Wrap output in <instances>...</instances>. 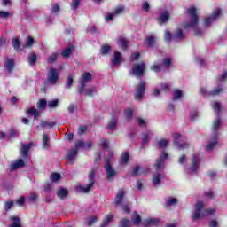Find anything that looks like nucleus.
Returning <instances> with one entry per match:
<instances>
[{
	"label": "nucleus",
	"instance_id": "f257e3e1",
	"mask_svg": "<svg viewBox=\"0 0 227 227\" xmlns=\"http://www.w3.org/2000/svg\"><path fill=\"white\" fill-rule=\"evenodd\" d=\"M215 214V208L207 209L205 204L201 201H198L195 205V210L192 215V221L201 219V217H207L208 215H214Z\"/></svg>",
	"mask_w": 227,
	"mask_h": 227
},
{
	"label": "nucleus",
	"instance_id": "f03ea898",
	"mask_svg": "<svg viewBox=\"0 0 227 227\" xmlns=\"http://www.w3.org/2000/svg\"><path fill=\"white\" fill-rule=\"evenodd\" d=\"M186 12L192 20L190 23L184 25V29L193 27L196 36H201L203 32L198 27V14H196V7H190Z\"/></svg>",
	"mask_w": 227,
	"mask_h": 227
},
{
	"label": "nucleus",
	"instance_id": "7ed1b4c3",
	"mask_svg": "<svg viewBox=\"0 0 227 227\" xmlns=\"http://www.w3.org/2000/svg\"><path fill=\"white\" fill-rule=\"evenodd\" d=\"M125 194H127L125 190L120 189L115 196L114 206L115 208L121 207L123 212L130 214V203L125 202Z\"/></svg>",
	"mask_w": 227,
	"mask_h": 227
},
{
	"label": "nucleus",
	"instance_id": "20e7f679",
	"mask_svg": "<svg viewBox=\"0 0 227 227\" xmlns=\"http://www.w3.org/2000/svg\"><path fill=\"white\" fill-rule=\"evenodd\" d=\"M219 127H221V119L217 118L213 125V137L209 141V144L206 147L207 152H212L215 146H217V130H219Z\"/></svg>",
	"mask_w": 227,
	"mask_h": 227
},
{
	"label": "nucleus",
	"instance_id": "39448f33",
	"mask_svg": "<svg viewBox=\"0 0 227 227\" xmlns=\"http://www.w3.org/2000/svg\"><path fill=\"white\" fill-rule=\"evenodd\" d=\"M95 169H92L88 176V180H89V184H87V186H82L81 187V191L82 192H84V194H88L89 192L91 191V189L93 188V185H95Z\"/></svg>",
	"mask_w": 227,
	"mask_h": 227
},
{
	"label": "nucleus",
	"instance_id": "423d86ee",
	"mask_svg": "<svg viewBox=\"0 0 227 227\" xmlns=\"http://www.w3.org/2000/svg\"><path fill=\"white\" fill-rule=\"evenodd\" d=\"M93 79V76L90 73H85L82 74V77L80 79V88L78 89L79 95H82L84 93V90H86V84L90 82Z\"/></svg>",
	"mask_w": 227,
	"mask_h": 227
},
{
	"label": "nucleus",
	"instance_id": "0eeeda50",
	"mask_svg": "<svg viewBox=\"0 0 227 227\" xmlns=\"http://www.w3.org/2000/svg\"><path fill=\"white\" fill-rule=\"evenodd\" d=\"M58 79H59V73H58V69L51 67L48 71L47 82H50V84H56L58 82Z\"/></svg>",
	"mask_w": 227,
	"mask_h": 227
},
{
	"label": "nucleus",
	"instance_id": "6e6552de",
	"mask_svg": "<svg viewBox=\"0 0 227 227\" xmlns=\"http://www.w3.org/2000/svg\"><path fill=\"white\" fill-rule=\"evenodd\" d=\"M224 90L222 87L215 88L212 91H207L205 88H200V93L204 97H217V95H221Z\"/></svg>",
	"mask_w": 227,
	"mask_h": 227
},
{
	"label": "nucleus",
	"instance_id": "1a4fd4ad",
	"mask_svg": "<svg viewBox=\"0 0 227 227\" xmlns=\"http://www.w3.org/2000/svg\"><path fill=\"white\" fill-rule=\"evenodd\" d=\"M33 145H35L33 142H30L28 144L21 143L20 153L25 160H27V159H29V150H31V146H33Z\"/></svg>",
	"mask_w": 227,
	"mask_h": 227
},
{
	"label": "nucleus",
	"instance_id": "9d476101",
	"mask_svg": "<svg viewBox=\"0 0 227 227\" xmlns=\"http://www.w3.org/2000/svg\"><path fill=\"white\" fill-rule=\"evenodd\" d=\"M184 137L180 134H176L174 136V144L178 148V150H185V148H189V144L184 143Z\"/></svg>",
	"mask_w": 227,
	"mask_h": 227
},
{
	"label": "nucleus",
	"instance_id": "9b49d317",
	"mask_svg": "<svg viewBox=\"0 0 227 227\" xmlns=\"http://www.w3.org/2000/svg\"><path fill=\"white\" fill-rule=\"evenodd\" d=\"M146 90V82L140 81L137 86V92L135 94V99L141 100L145 97V90Z\"/></svg>",
	"mask_w": 227,
	"mask_h": 227
},
{
	"label": "nucleus",
	"instance_id": "f8f14e48",
	"mask_svg": "<svg viewBox=\"0 0 227 227\" xmlns=\"http://www.w3.org/2000/svg\"><path fill=\"white\" fill-rule=\"evenodd\" d=\"M145 63L135 64L132 67L133 75L136 77H143V74H145Z\"/></svg>",
	"mask_w": 227,
	"mask_h": 227
},
{
	"label": "nucleus",
	"instance_id": "ddd939ff",
	"mask_svg": "<svg viewBox=\"0 0 227 227\" xmlns=\"http://www.w3.org/2000/svg\"><path fill=\"white\" fill-rule=\"evenodd\" d=\"M219 15H221V9L215 10L210 17L205 19V27H210V26H212V23L215 22V20L217 19V17H219Z\"/></svg>",
	"mask_w": 227,
	"mask_h": 227
},
{
	"label": "nucleus",
	"instance_id": "4468645a",
	"mask_svg": "<svg viewBox=\"0 0 227 227\" xmlns=\"http://www.w3.org/2000/svg\"><path fill=\"white\" fill-rule=\"evenodd\" d=\"M105 169L106 173V178L108 180H113V178L116 176V170L113 168V166L111 163H109V160H106Z\"/></svg>",
	"mask_w": 227,
	"mask_h": 227
},
{
	"label": "nucleus",
	"instance_id": "2eb2a0df",
	"mask_svg": "<svg viewBox=\"0 0 227 227\" xmlns=\"http://www.w3.org/2000/svg\"><path fill=\"white\" fill-rule=\"evenodd\" d=\"M200 164V157L198 155H193L192 159V165L189 168L190 175H194V173H198V168Z\"/></svg>",
	"mask_w": 227,
	"mask_h": 227
},
{
	"label": "nucleus",
	"instance_id": "dca6fc26",
	"mask_svg": "<svg viewBox=\"0 0 227 227\" xmlns=\"http://www.w3.org/2000/svg\"><path fill=\"white\" fill-rule=\"evenodd\" d=\"M168 153H162V154L160 156V158L156 160L154 168L157 172H159V170H160V169H162V168H164V162H165L166 159H168Z\"/></svg>",
	"mask_w": 227,
	"mask_h": 227
},
{
	"label": "nucleus",
	"instance_id": "f3484780",
	"mask_svg": "<svg viewBox=\"0 0 227 227\" xmlns=\"http://www.w3.org/2000/svg\"><path fill=\"white\" fill-rule=\"evenodd\" d=\"M4 67L7 73L12 74L13 72V68H15V59H6L4 62Z\"/></svg>",
	"mask_w": 227,
	"mask_h": 227
},
{
	"label": "nucleus",
	"instance_id": "a211bd4d",
	"mask_svg": "<svg viewBox=\"0 0 227 227\" xmlns=\"http://www.w3.org/2000/svg\"><path fill=\"white\" fill-rule=\"evenodd\" d=\"M169 11H164L160 12V16L158 17V22L160 26H162V24H168V21L169 20Z\"/></svg>",
	"mask_w": 227,
	"mask_h": 227
},
{
	"label": "nucleus",
	"instance_id": "6ab92c4d",
	"mask_svg": "<svg viewBox=\"0 0 227 227\" xmlns=\"http://www.w3.org/2000/svg\"><path fill=\"white\" fill-rule=\"evenodd\" d=\"M121 63V53L119 51H115L114 54V58L112 59V65L113 67H119Z\"/></svg>",
	"mask_w": 227,
	"mask_h": 227
},
{
	"label": "nucleus",
	"instance_id": "aec40b11",
	"mask_svg": "<svg viewBox=\"0 0 227 227\" xmlns=\"http://www.w3.org/2000/svg\"><path fill=\"white\" fill-rule=\"evenodd\" d=\"M106 129L112 131L116 130V129H118V119H116V117H112L106 126Z\"/></svg>",
	"mask_w": 227,
	"mask_h": 227
},
{
	"label": "nucleus",
	"instance_id": "412c9836",
	"mask_svg": "<svg viewBox=\"0 0 227 227\" xmlns=\"http://www.w3.org/2000/svg\"><path fill=\"white\" fill-rule=\"evenodd\" d=\"M24 166H26V162L24 160L20 159L11 165V169L12 171H15V169H19V168H24Z\"/></svg>",
	"mask_w": 227,
	"mask_h": 227
},
{
	"label": "nucleus",
	"instance_id": "4be33fe9",
	"mask_svg": "<svg viewBox=\"0 0 227 227\" xmlns=\"http://www.w3.org/2000/svg\"><path fill=\"white\" fill-rule=\"evenodd\" d=\"M184 38H185V35L184 34L182 29L178 28L173 35V40H175L176 42H180L184 40Z\"/></svg>",
	"mask_w": 227,
	"mask_h": 227
},
{
	"label": "nucleus",
	"instance_id": "5701e85b",
	"mask_svg": "<svg viewBox=\"0 0 227 227\" xmlns=\"http://www.w3.org/2000/svg\"><path fill=\"white\" fill-rule=\"evenodd\" d=\"M77 149H73L67 153L66 159L71 162V164H74V160H75V157L77 156Z\"/></svg>",
	"mask_w": 227,
	"mask_h": 227
},
{
	"label": "nucleus",
	"instance_id": "b1692460",
	"mask_svg": "<svg viewBox=\"0 0 227 227\" xmlns=\"http://www.w3.org/2000/svg\"><path fill=\"white\" fill-rule=\"evenodd\" d=\"M144 226H157L159 224V219L157 218H148L144 221Z\"/></svg>",
	"mask_w": 227,
	"mask_h": 227
},
{
	"label": "nucleus",
	"instance_id": "393cba45",
	"mask_svg": "<svg viewBox=\"0 0 227 227\" xmlns=\"http://www.w3.org/2000/svg\"><path fill=\"white\" fill-rule=\"evenodd\" d=\"M57 196L58 198H59V200H65V198L68 196V190L62 187L59 188V190L57 191Z\"/></svg>",
	"mask_w": 227,
	"mask_h": 227
},
{
	"label": "nucleus",
	"instance_id": "a878e982",
	"mask_svg": "<svg viewBox=\"0 0 227 227\" xmlns=\"http://www.w3.org/2000/svg\"><path fill=\"white\" fill-rule=\"evenodd\" d=\"M162 178H164V176H162L160 173H157L153 176V184L154 187H157V185L160 184V180H162Z\"/></svg>",
	"mask_w": 227,
	"mask_h": 227
},
{
	"label": "nucleus",
	"instance_id": "bb28decb",
	"mask_svg": "<svg viewBox=\"0 0 227 227\" xmlns=\"http://www.w3.org/2000/svg\"><path fill=\"white\" fill-rule=\"evenodd\" d=\"M152 136H153V133H152V131H147L144 133V137L142 139L143 147L145 146V145H148V141H150V137H152Z\"/></svg>",
	"mask_w": 227,
	"mask_h": 227
},
{
	"label": "nucleus",
	"instance_id": "cd10ccee",
	"mask_svg": "<svg viewBox=\"0 0 227 227\" xmlns=\"http://www.w3.org/2000/svg\"><path fill=\"white\" fill-rule=\"evenodd\" d=\"M49 146H51L50 140H49V136H47V134H43V148L44 150H49Z\"/></svg>",
	"mask_w": 227,
	"mask_h": 227
},
{
	"label": "nucleus",
	"instance_id": "c85d7f7f",
	"mask_svg": "<svg viewBox=\"0 0 227 227\" xmlns=\"http://www.w3.org/2000/svg\"><path fill=\"white\" fill-rule=\"evenodd\" d=\"M74 51V45H70L69 47L66 48L62 51V57L63 58H69L70 54H72V51Z\"/></svg>",
	"mask_w": 227,
	"mask_h": 227
},
{
	"label": "nucleus",
	"instance_id": "c756f323",
	"mask_svg": "<svg viewBox=\"0 0 227 227\" xmlns=\"http://www.w3.org/2000/svg\"><path fill=\"white\" fill-rule=\"evenodd\" d=\"M145 173V168L143 167H136L133 169V176H139V175H143Z\"/></svg>",
	"mask_w": 227,
	"mask_h": 227
},
{
	"label": "nucleus",
	"instance_id": "7c9ffc66",
	"mask_svg": "<svg viewBox=\"0 0 227 227\" xmlns=\"http://www.w3.org/2000/svg\"><path fill=\"white\" fill-rule=\"evenodd\" d=\"M131 220L136 226H139V224H141V215H139L137 213L133 215Z\"/></svg>",
	"mask_w": 227,
	"mask_h": 227
},
{
	"label": "nucleus",
	"instance_id": "2f4dec72",
	"mask_svg": "<svg viewBox=\"0 0 227 227\" xmlns=\"http://www.w3.org/2000/svg\"><path fill=\"white\" fill-rule=\"evenodd\" d=\"M28 114H32L35 120H38L40 117V112L36 110V108H30L27 111Z\"/></svg>",
	"mask_w": 227,
	"mask_h": 227
},
{
	"label": "nucleus",
	"instance_id": "473e14b6",
	"mask_svg": "<svg viewBox=\"0 0 227 227\" xmlns=\"http://www.w3.org/2000/svg\"><path fill=\"white\" fill-rule=\"evenodd\" d=\"M117 43L119 47H121V49L125 50L127 49V43H129V42L127 41V39L121 37L118 39Z\"/></svg>",
	"mask_w": 227,
	"mask_h": 227
},
{
	"label": "nucleus",
	"instance_id": "72a5a7b5",
	"mask_svg": "<svg viewBox=\"0 0 227 227\" xmlns=\"http://www.w3.org/2000/svg\"><path fill=\"white\" fill-rule=\"evenodd\" d=\"M56 125V122H49L46 121H41V127L42 129H51Z\"/></svg>",
	"mask_w": 227,
	"mask_h": 227
},
{
	"label": "nucleus",
	"instance_id": "f704fd0d",
	"mask_svg": "<svg viewBox=\"0 0 227 227\" xmlns=\"http://www.w3.org/2000/svg\"><path fill=\"white\" fill-rule=\"evenodd\" d=\"M162 68H164V64H154V65L151 66V70H153V72H156V73L160 72V70H162Z\"/></svg>",
	"mask_w": 227,
	"mask_h": 227
},
{
	"label": "nucleus",
	"instance_id": "c9c22d12",
	"mask_svg": "<svg viewBox=\"0 0 227 227\" xmlns=\"http://www.w3.org/2000/svg\"><path fill=\"white\" fill-rule=\"evenodd\" d=\"M176 203H178V200H176V198L169 197L166 200V206L167 207H171L172 205H176Z\"/></svg>",
	"mask_w": 227,
	"mask_h": 227
},
{
	"label": "nucleus",
	"instance_id": "e433bc0d",
	"mask_svg": "<svg viewBox=\"0 0 227 227\" xmlns=\"http://www.w3.org/2000/svg\"><path fill=\"white\" fill-rule=\"evenodd\" d=\"M12 47L15 51H19L20 49V40L19 38H14L12 40Z\"/></svg>",
	"mask_w": 227,
	"mask_h": 227
},
{
	"label": "nucleus",
	"instance_id": "4c0bfd02",
	"mask_svg": "<svg viewBox=\"0 0 227 227\" xmlns=\"http://www.w3.org/2000/svg\"><path fill=\"white\" fill-rule=\"evenodd\" d=\"M73 82H74V74H69V75L67 76V82H66V88H67V90H70V88H72Z\"/></svg>",
	"mask_w": 227,
	"mask_h": 227
},
{
	"label": "nucleus",
	"instance_id": "58836bf2",
	"mask_svg": "<svg viewBox=\"0 0 227 227\" xmlns=\"http://www.w3.org/2000/svg\"><path fill=\"white\" fill-rule=\"evenodd\" d=\"M59 104V100L58 99L50 100L48 101V107H50L51 109H54L58 107Z\"/></svg>",
	"mask_w": 227,
	"mask_h": 227
},
{
	"label": "nucleus",
	"instance_id": "ea45409f",
	"mask_svg": "<svg viewBox=\"0 0 227 227\" xmlns=\"http://www.w3.org/2000/svg\"><path fill=\"white\" fill-rule=\"evenodd\" d=\"M129 159H130L129 153H123L121 156V164H127V162H129Z\"/></svg>",
	"mask_w": 227,
	"mask_h": 227
},
{
	"label": "nucleus",
	"instance_id": "a19ab883",
	"mask_svg": "<svg viewBox=\"0 0 227 227\" xmlns=\"http://www.w3.org/2000/svg\"><path fill=\"white\" fill-rule=\"evenodd\" d=\"M123 12H125V6L121 5L117 8H115V10L114 11V14L115 15V17H118V15H121V13H123Z\"/></svg>",
	"mask_w": 227,
	"mask_h": 227
},
{
	"label": "nucleus",
	"instance_id": "79ce46f5",
	"mask_svg": "<svg viewBox=\"0 0 227 227\" xmlns=\"http://www.w3.org/2000/svg\"><path fill=\"white\" fill-rule=\"evenodd\" d=\"M37 57L35 53H30L28 55V63L29 65H35L36 63Z\"/></svg>",
	"mask_w": 227,
	"mask_h": 227
},
{
	"label": "nucleus",
	"instance_id": "37998d69",
	"mask_svg": "<svg viewBox=\"0 0 227 227\" xmlns=\"http://www.w3.org/2000/svg\"><path fill=\"white\" fill-rule=\"evenodd\" d=\"M180 98H182V90L175 89L173 100H180Z\"/></svg>",
	"mask_w": 227,
	"mask_h": 227
},
{
	"label": "nucleus",
	"instance_id": "c03bdc74",
	"mask_svg": "<svg viewBox=\"0 0 227 227\" xmlns=\"http://www.w3.org/2000/svg\"><path fill=\"white\" fill-rule=\"evenodd\" d=\"M58 53H52L48 59H47V63L52 64L56 63V59H58Z\"/></svg>",
	"mask_w": 227,
	"mask_h": 227
},
{
	"label": "nucleus",
	"instance_id": "a18cd8bd",
	"mask_svg": "<svg viewBox=\"0 0 227 227\" xmlns=\"http://www.w3.org/2000/svg\"><path fill=\"white\" fill-rule=\"evenodd\" d=\"M12 221H13V224H12L11 227H21L20 218H19L18 216L12 217Z\"/></svg>",
	"mask_w": 227,
	"mask_h": 227
},
{
	"label": "nucleus",
	"instance_id": "49530a36",
	"mask_svg": "<svg viewBox=\"0 0 227 227\" xmlns=\"http://www.w3.org/2000/svg\"><path fill=\"white\" fill-rule=\"evenodd\" d=\"M169 145V140L168 139H161L158 141V145L160 148H166Z\"/></svg>",
	"mask_w": 227,
	"mask_h": 227
},
{
	"label": "nucleus",
	"instance_id": "de8ad7c7",
	"mask_svg": "<svg viewBox=\"0 0 227 227\" xmlns=\"http://www.w3.org/2000/svg\"><path fill=\"white\" fill-rule=\"evenodd\" d=\"M213 109L217 116H219V112L221 111V103L215 102L213 105Z\"/></svg>",
	"mask_w": 227,
	"mask_h": 227
},
{
	"label": "nucleus",
	"instance_id": "09e8293b",
	"mask_svg": "<svg viewBox=\"0 0 227 227\" xmlns=\"http://www.w3.org/2000/svg\"><path fill=\"white\" fill-rule=\"evenodd\" d=\"M38 109H45L47 107V101L45 99H40L37 103Z\"/></svg>",
	"mask_w": 227,
	"mask_h": 227
},
{
	"label": "nucleus",
	"instance_id": "8fccbe9b",
	"mask_svg": "<svg viewBox=\"0 0 227 227\" xmlns=\"http://www.w3.org/2000/svg\"><path fill=\"white\" fill-rule=\"evenodd\" d=\"M110 51H111V46L105 45L101 47V54H103L104 56H106V54H109Z\"/></svg>",
	"mask_w": 227,
	"mask_h": 227
},
{
	"label": "nucleus",
	"instance_id": "3c124183",
	"mask_svg": "<svg viewBox=\"0 0 227 227\" xmlns=\"http://www.w3.org/2000/svg\"><path fill=\"white\" fill-rule=\"evenodd\" d=\"M119 227H130V220L122 219L119 223Z\"/></svg>",
	"mask_w": 227,
	"mask_h": 227
},
{
	"label": "nucleus",
	"instance_id": "603ef678",
	"mask_svg": "<svg viewBox=\"0 0 227 227\" xmlns=\"http://www.w3.org/2000/svg\"><path fill=\"white\" fill-rule=\"evenodd\" d=\"M155 40L156 38L154 36L151 35L147 37L146 42H147L148 47H153V43H155Z\"/></svg>",
	"mask_w": 227,
	"mask_h": 227
},
{
	"label": "nucleus",
	"instance_id": "864d4df0",
	"mask_svg": "<svg viewBox=\"0 0 227 227\" xmlns=\"http://www.w3.org/2000/svg\"><path fill=\"white\" fill-rule=\"evenodd\" d=\"M124 114L127 120H131L132 116H134V112L132 111V109H127L125 110Z\"/></svg>",
	"mask_w": 227,
	"mask_h": 227
},
{
	"label": "nucleus",
	"instance_id": "5fc2aeb1",
	"mask_svg": "<svg viewBox=\"0 0 227 227\" xmlns=\"http://www.w3.org/2000/svg\"><path fill=\"white\" fill-rule=\"evenodd\" d=\"M9 136L10 137H19V131H17V129H11L9 131Z\"/></svg>",
	"mask_w": 227,
	"mask_h": 227
},
{
	"label": "nucleus",
	"instance_id": "6e6d98bb",
	"mask_svg": "<svg viewBox=\"0 0 227 227\" xmlns=\"http://www.w3.org/2000/svg\"><path fill=\"white\" fill-rule=\"evenodd\" d=\"M79 4H81V0H73L71 4L72 10H77V8H79Z\"/></svg>",
	"mask_w": 227,
	"mask_h": 227
},
{
	"label": "nucleus",
	"instance_id": "4d7b16f0",
	"mask_svg": "<svg viewBox=\"0 0 227 227\" xmlns=\"http://www.w3.org/2000/svg\"><path fill=\"white\" fill-rule=\"evenodd\" d=\"M97 223V217L95 216H90V218L87 219V224L88 226H91Z\"/></svg>",
	"mask_w": 227,
	"mask_h": 227
},
{
	"label": "nucleus",
	"instance_id": "13d9d810",
	"mask_svg": "<svg viewBox=\"0 0 227 227\" xmlns=\"http://www.w3.org/2000/svg\"><path fill=\"white\" fill-rule=\"evenodd\" d=\"M97 90L95 88H90L85 90V95H88V97H93V93H96Z\"/></svg>",
	"mask_w": 227,
	"mask_h": 227
},
{
	"label": "nucleus",
	"instance_id": "bf43d9fd",
	"mask_svg": "<svg viewBox=\"0 0 227 227\" xmlns=\"http://www.w3.org/2000/svg\"><path fill=\"white\" fill-rule=\"evenodd\" d=\"M164 38L166 42H170L173 39V35H171L169 31L166 30Z\"/></svg>",
	"mask_w": 227,
	"mask_h": 227
},
{
	"label": "nucleus",
	"instance_id": "052dcab7",
	"mask_svg": "<svg viewBox=\"0 0 227 227\" xmlns=\"http://www.w3.org/2000/svg\"><path fill=\"white\" fill-rule=\"evenodd\" d=\"M163 67H165L166 68H169V67H171V59L169 58L164 59Z\"/></svg>",
	"mask_w": 227,
	"mask_h": 227
},
{
	"label": "nucleus",
	"instance_id": "680f3d73",
	"mask_svg": "<svg viewBox=\"0 0 227 227\" xmlns=\"http://www.w3.org/2000/svg\"><path fill=\"white\" fill-rule=\"evenodd\" d=\"M61 178V175L59 173H54L51 175V182H58Z\"/></svg>",
	"mask_w": 227,
	"mask_h": 227
},
{
	"label": "nucleus",
	"instance_id": "e2e57ef3",
	"mask_svg": "<svg viewBox=\"0 0 227 227\" xmlns=\"http://www.w3.org/2000/svg\"><path fill=\"white\" fill-rule=\"evenodd\" d=\"M85 146L86 145L84 144V142L82 140H79L78 142H76L74 150H79V148H84Z\"/></svg>",
	"mask_w": 227,
	"mask_h": 227
},
{
	"label": "nucleus",
	"instance_id": "0e129e2a",
	"mask_svg": "<svg viewBox=\"0 0 227 227\" xmlns=\"http://www.w3.org/2000/svg\"><path fill=\"white\" fill-rule=\"evenodd\" d=\"M137 123L140 126V127H145V125H146V121H145V119L138 117L137 119Z\"/></svg>",
	"mask_w": 227,
	"mask_h": 227
},
{
	"label": "nucleus",
	"instance_id": "69168bd1",
	"mask_svg": "<svg viewBox=\"0 0 227 227\" xmlns=\"http://www.w3.org/2000/svg\"><path fill=\"white\" fill-rule=\"evenodd\" d=\"M14 205L13 201H9V202H5L4 203V208L6 210V212H8V210H10Z\"/></svg>",
	"mask_w": 227,
	"mask_h": 227
},
{
	"label": "nucleus",
	"instance_id": "338daca9",
	"mask_svg": "<svg viewBox=\"0 0 227 227\" xmlns=\"http://www.w3.org/2000/svg\"><path fill=\"white\" fill-rule=\"evenodd\" d=\"M59 5L54 4L51 8V13H59Z\"/></svg>",
	"mask_w": 227,
	"mask_h": 227
},
{
	"label": "nucleus",
	"instance_id": "774afa93",
	"mask_svg": "<svg viewBox=\"0 0 227 227\" xmlns=\"http://www.w3.org/2000/svg\"><path fill=\"white\" fill-rule=\"evenodd\" d=\"M217 79L220 82L226 81V79H227V72H223V74L222 75H219Z\"/></svg>",
	"mask_w": 227,
	"mask_h": 227
}]
</instances>
